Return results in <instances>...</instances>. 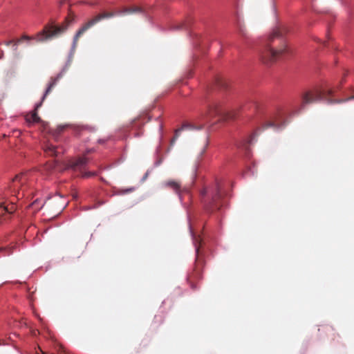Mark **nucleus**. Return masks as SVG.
<instances>
[{
  "label": "nucleus",
  "mask_w": 354,
  "mask_h": 354,
  "mask_svg": "<svg viewBox=\"0 0 354 354\" xmlns=\"http://www.w3.org/2000/svg\"><path fill=\"white\" fill-rule=\"evenodd\" d=\"M288 30L286 26L280 25L272 29L260 50V57L265 64H270L278 58L290 54L286 35Z\"/></svg>",
  "instance_id": "obj_1"
},
{
  "label": "nucleus",
  "mask_w": 354,
  "mask_h": 354,
  "mask_svg": "<svg viewBox=\"0 0 354 354\" xmlns=\"http://www.w3.org/2000/svg\"><path fill=\"white\" fill-rule=\"evenodd\" d=\"M333 93V91L332 89L326 91L319 88H314L306 91L301 96L300 109H304L307 105L319 102L322 100L326 101L328 104L340 103L354 100V95H352L345 100H333L330 99V95H332Z\"/></svg>",
  "instance_id": "obj_2"
},
{
  "label": "nucleus",
  "mask_w": 354,
  "mask_h": 354,
  "mask_svg": "<svg viewBox=\"0 0 354 354\" xmlns=\"http://www.w3.org/2000/svg\"><path fill=\"white\" fill-rule=\"evenodd\" d=\"M136 12L142 13V10L141 8H140L138 7H131V8H124L121 10H119L116 12H102V13H100V14L95 15V17H93V18L89 19L87 22L84 24L82 25V26L77 31V32L75 35L74 38H73V47H75L79 38L86 31H87L88 29H90L91 27L95 26L96 24L100 22V21H102L104 19L113 17L117 15H131V14L136 13Z\"/></svg>",
  "instance_id": "obj_3"
},
{
  "label": "nucleus",
  "mask_w": 354,
  "mask_h": 354,
  "mask_svg": "<svg viewBox=\"0 0 354 354\" xmlns=\"http://www.w3.org/2000/svg\"><path fill=\"white\" fill-rule=\"evenodd\" d=\"M200 195L201 203L206 212H213L221 207L223 193L218 183H216L213 187L203 189Z\"/></svg>",
  "instance_id": "obj_4"
},
{
  "label": "nucleus",
  "mask_w": 354,
  "mask_h": 354,
  "mask_svg": "<svg viewBox=\"0 0 354 354\" xmlns=\"http://www.w3.org/2000/svg\"><path fill=\"white\" fill-rule=\"evenodd\" d=\"M74 17L68 16L60 25L48 24L44 26L43 30L39 32L33 39L38 42H44L49 39L57 37L64 33L69 25L73 21Z\"/></svg>",
  "instance_id": "obj_5"
},
{
  "label": "nucleus",
  "mask_w": 354,
  "mask_h": 354,
  "mask_svg": "<svg viewBox=\"0 0 354 354\" xmlns=\"http://www.w3.org/2000/svg\"><path fill=\"white\" fill-rule=\"evenodd\" d=\"M62 75L59 74L55 77H52L50 79V82L41 98L40 102L37 103L35 105V110L29 114H27L26 116V120L28 123H38L41 121L40 118L37 114V110L41 106L43 102L46 99V96L52 91L53 88L57 84L58 80L61 78Z\"/></svg>",
  "instance_id": "obj_6"
},
{
  "label": "nucleus",
  "mask_w": 354,
  "mask_h": 354,
  "mask_svg": "<svg viewBox=\"0 0 354 354\" xmlns=\"http://www.w3.org/2000/svg\"><path fill=\"white\" fill-rule=\"evenodd\" d=\"M223 113L221 105L217 102H212L207 109L201 113L200 118L207 121L209 118L216 115H221Z\"/></svg>",
  "instance_id": "obj_7"
},
{
  "label": "nucleus",
  "mask_w": 354,
  "mask_h": 354,
  "mask_svg": "<svg viewBox=\"0 0 354 354\" xmlns=\"http://www.w3.org/2000/svg\"><path fill=\"white\" fill-rule=\"evenodd\" d=\"M27 180V176L25 174H20L17 175L12 180V186L10 189L12 192L17 196L19 194V189H21L24 184Z\"/></svg>",
  "instance_id": "obj_8"
},
{
  "label": "nucleus",
  "mask_w": 354,
  "mask_h": 354,
  "mask_svg": "<svg viewBox=\"0 0 354 354\" xmlns=\"http://www.w3.org/2000/svg\"><path fill=\"white\" fill-rule=\"evenodd\" d=\"M162 185L165 188H169L172 189L176 194H180L181 184L179 181L175 180H169L162 183Z\"/></svg>",
  "instance_id": "obj_9"
},
{
  "label": "nucleus",
  "mask_w": 354,
  "mask_h": 354,
  "mask_svg": "<svg viewBox=\"0 0 354 354\" xmlns=\"http://www.w3.org/2000/svg\"><path fill=\"white\" fill-rule=\"evenodd\" d=\"M55 169H59L58 162L53 160L48 162L45 165L43 166L41 171L44 175H49Z\"/></svg>",
  "instance_id": "obj_10"
},
{
  "label": "nucleus",
  "mask_w": 354,
  "mask_h": 354,
  "mask_svg": "<svg viewBox=\"0 0 354 354\" xmlns=\"http://www.w3.org/2000/svg\"><path fill=\"white\" fill-rule=\"evenodd\" d=\"M44 150L48 156H58L60 153L58 147L48 142L44 145Z\"/></svg>",
  "instance_id": "obj_11"
},
{
  "label": "nucleus",
  "mask_w": 354,
  "mask_h": 354,
  "mask_svg": "<svg viewBox=\"0 0 354 354\" xmlns=\"http://www.w3.org/2000/svg\"><path fill=\"white\" fill-rule=\"evenodd\" d=\"M87 158H80L77 160L75 161L71 162L68 167L72 168L73 169H78L83 167L86 163H87Z\"/></svg>",
  "instance_id": "obj_12"
},
{
  "label": "nucleus",
  "mask_w": 354,
  "mask_h": 354,
  "mask_svg": "<svg viewBox=\"0 0 354 354\" xmlns=\"http://www.w3.org/2000/svg\"><path fill=\"white\" fill-rule=\"evenodd\" d=\"M202 127H203V126L201 125L198 129H201ZM185 129H196V128L194 127V125L192 124H189V123L184 124L180 129L176 130L174 137L171 140V145H173L175 143V141L179 136L180 133L181 132L182 130H183Z\"/></svg>",
  "instance_id": "obj_13"
},
{
  "label": "nucleus",
  "mask_w": 354,
  "mask_h": 354,
  "mask_svg": "<svg viewBox=\"0 0 354 354\" xmlns=\"http://www.w3.org/2000/svg\"><path fill=\"white\" fill-rule=\"evenodd\" d=\"M319 332L320 333V335L323 333L330 335L332 337V339H335V332L334 328L330 326H323L320 328H319Z\"/></svg>",
  "instance_id": "obj_14"
},
{
  "label": "nucleus",
  "mask_w": 354,
  "mask_h": 354,
  "mask_svg": "<svg viewBox=\"0 0 354 354\" xmlns=\"http://www.w3.org/2000/svg\"><path fill=\"white\" fill-rule=\"evenodd\" d=\"M201 276V268L198 265L196 266L194 272L188 277V280L190 283H192L193 281L198 279ZM192 288H194V286L191 284Z\"/></svg>",
  "instance_id": "obj_15"
},
{
  "label": "nucleus",
  "mask_w": 354,
  "mask_h": 354,
  "mask_svg": "<svg viewBox=\"0 0 354 354\" xmlns=\"http://www.w3.org/2000/svg\"><path fill=\"white\" fill-rule=\"evenodd\" d=\"M9 220L6 212V205L4 203H0V223Z\"/></svg>",
  "instance_id": "obj_16"
},
{
  "label": "nucleus",
  "mask_w": 354,
  "mask_h": 354,
  "mask_svg": "<svg viewBox=\"0 0 354 354\" xmlns=\"http://www.w3.org/2000/svg\"><path fill=\"white\" fill-rule=\"evenodd\" d=\"M6 212L8 218H10V216L16 211L17 206L14 202H12L10 204L6 205Z\"/></svg>",
  "instance_id": "obj_17"
},
{
  "label": "nucleus",
  "mask_w": 354,
  "mask_h": 354,
  "mask_svg": "<svg viewBox=\"0 0 354 354\" xmlns=\"http://www.w3.org/2000/svg\"><path fill=\"white\" fill-rule=\"evenodd\" d=\"M216 82L218 86L225 87L226 85L225 82L221 77H217Z\"/></svg>",
  "instance_id": "obj_18"
},
{
  "label": "nucleus",
  "mask_w": 354,
  "mask_h": 354,
  "mask_svg": "<svg viewBox=\"0 0 354 354\" xmlns=\"http://www.w3.org/2000/svg\"><path fill=\"white\" fill-rule=\"evenodd\" d=\"M276 124L274 122H267L263 124V129H267L268 127H275Z\"/></svg>",
  "instance_id": "obj_19"
},
{
  "label": "nucleus",
  "mask_w": 354,
  "mask_h": 354,
  "mask_svg": "<svg viewBox=\"0 0 354 354\" xmlns=\"http://www.w3.org/2000/svg\"><path fill=\"white\" fill-rule=\"evenodd\" d=\"M66 125H60L57 127V130H56V135H59L65 129H66Z\"/></svg>",
  "instance_id": "obj_20"
},
{
  "label": "nucleus",
  "mask_w": 354,
  "mask_h": 354,
  "mask_svg": "<svg viewBox=\"0 0 354 354\" xmlns=\"http://www.w3.org/2000/svg\"><path fill=\"white\" fill-rule=\"evenodd\" d=\"M32 37H29V36H27V35H24L22 36L19 39H18L16 42H15V45H17V44H19V42H21V41L23 40H30L31 39Z\"/></svg>",
  "instance_id": "obj_21"
},
{
  "label": "nucleus",
  "mask_w": 354,
  "mask_h": 354,
  "mask_svg": "<svg viewBox=\"0 0 354 354\" xmlns=\"http://www.w3.org/2000/svg\"><path fill=\"white\" fill-rule=\"evenodd\" d=\"M97 174L95 172H84L83 174H82V177L84 178H88V177H91V176H95Z\"/></svg>",
  "instance_id": "obj_22"
},
{
  "label": "nucleus",
  "mask_w": 354,
  "mask_h": 354,
  "mask_svg": "<svg viewBox=\"0 0 354 354\" xmlns=\"http://www.w3.org/2000/svg\"><path fill=\"white\" fill-rule=\"evenodd\" d=\"M252 104V106L254 107V109H257V107H258V104H257V102L255 101V100H252L251 102Z\"/></svg>",
  "instance_id": "obj_23"
},
{
  "label": "nucleus",
  "mask_w": 354,
  "mask_h": 354,
  "mask_svg": "<svg viewBox=\"0 0 354 354\" xmlns=\"http://www.w3.org/2000/svg\"><path fill=\"white\" fill-rule=\"evenodd\" d=\"M239 32L243 35V36H245V29L243 27L241 26L239 27Z\"/></svg>",
  "instance_id": "obj_24"
},
{
  "label": "nucleus",
  "mask_w": 354,
  "mask_h": 354,
  "mask_svg": "<svg viewBox=\"0 0 354 354\" xmlns=\"http://www.w3.org/2000/svg\"><path fill=\"white\" fill-rule=\"evenodd\" d=\"M200 245H201V243H200ZM195 245H196V252L197 256H198L199 249H200L201 245H198L196 243H195Z\"/></svg>",
  "instance_id": "obj_25"
},
{
  "label": "nucleus",
  "mask_w": 354,
  "mask_h": 354,
  "mask_svg": "<svg viewBox=\"0 0 354 354\" xmlns=\"http://www.w3.org/2000/svg\"><path fill=\"white\" fill-rule=\"evenodd\" d=\"M107 140H105V139H100L98 140V142L100 143V144H103Z\"/></svg>",
  "instance_id": "obj_26"
},
{
  "label": "nucleus",
  "mask_w": 354,
  "mask_h": 354,
  "mask_svg": "<svg viewBox=\"0 0 354 354\" xmlns=\"http://www.w3.org/2000/svg\"><path fill=\"white\" fill-rule=\"evenodd\" d=\"M37 202H38V200L37 199V200H35V201L31 204V205H32V206H35V205H36V203H37Z\"/></svg>",
  "instance_id": "obj_27"
},
{
  "label": "nucleus",
  "mask_w": 354,
  "mask_h": 354,
  "mask_svg": "<svg viewBox=\"0 0 354 354\" xmlns=\"http://www.w3.org/2000/svg\"><path fill=\"white\" fill-rule=\"evenodd\" d=\"M12 42H13V41H12V40H11V41H6V44L7 46H9V45H10V44H12Z\"/></svg>",
  "instance_id": "obj_28"
},
{
  "label": "nucleus",
  "mask_w": 354,
  "mask_h": 354,
  "mask_svg": "<svg viewBox=\"0 0 354 354\" xmlns=\"http://www.w3.org/2000/svg\"><path fill=\"white\" fill-rule=\"evenodd\" d=\"M344 82V78H342V80H341V82H340V84H343V82Z\"/></svg>",
  "instance_id": "obj_29"
}]
</instances>
